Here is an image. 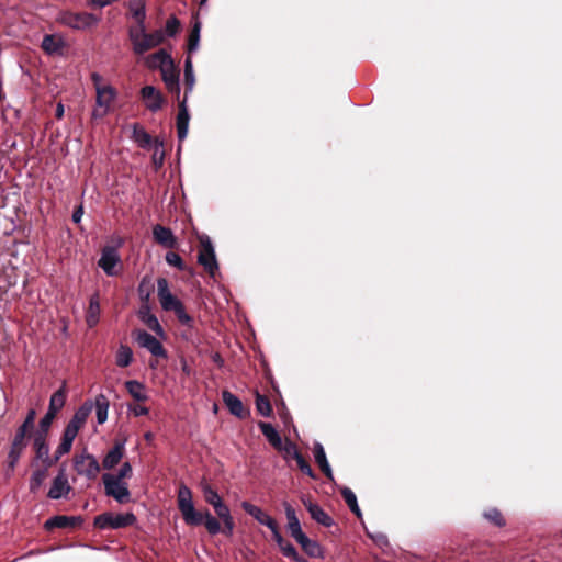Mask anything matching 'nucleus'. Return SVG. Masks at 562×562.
I'll return each instance as SVG.
<instances>
[{
    "instance_id": "nucleus-15",
    "label": "nucleus",
    "mask_w": 562,
    "mask_h": 562,
    "mask_svg": "<svg viewBox=\"0 0 562 562\" xmlns=\"http://www.w3.org/2000/svg\"><path fill=\"white\" fill-rule=\"evenodd\" d=\"M48 432L38 431L34 437V449L36 459L41 460L46 468L52 467L55 463V458H49V446L46 442Z\"/></svg>"
},
{
    "instance_id": "nucleus-54",
    "label": "nucleus",
    "mask_w": 562,
    "mask_h": 562,
    "mask_svg": "<svg viewBox=\"0 0 562 562\" xmlns=\"http://www.w3.org/2000/svg\"><path fill=\"white\" fill-rule=\"evenodd\" d=\"M296 463H297V467L299 469L306 475H308L310 477H314V471L312 470L311 465L305 461V459L303 458V456H299L296 459H295Z\"/></svg>"
},
{
    "instance_id": "nucleus-9",
    "label": "nucleus",
    "mask_w": 562,
    "mask_h": 562,
    "mask_svg": "<svg viewBox=\"0 0 562 562\" xmlns=\"http://www.w3.org/2000/svg\"><path fill=\"white\" fill-rule=\"evenodd\" d=\"M105 494L113 497L116 502L123 504L130 499L131 493L127 484L114 477V474L105 473L102 476Z\"/></svg>"
},
{
    "instance_id": "nucleus-38",
    "label": "nucleus",
    "mask_w": 562,
    "mask_h": 562,
    "mask_svg": "<svg viewBox=\"0 0 562 562\" xmlns=\"http://www.w3.org/2000/svg\"><path fill=\"white\" fill-rule=\"evenodd\" d=\"M130 10L138 23H145L146 10L144 0H130Z\"/></svg>"
},
{
    "instance_id": "nucleus-37",
    "label": "nucleus",
    "mask_w": 562,
    "mask_h": 562,
    "mask_svg": "<svg viewBox=\"0 0 562 562\" xmlns=\"http://www.w3.org/2000/svg\"><path fill=\"white\" fill-rule=\"evenodd\" d=\"M341 495L348 505L349 509L357 516L361 517V510L358 506L357 496L349 487H342L340 490Z\"/></svg>"
},
{
    "instance_id": "nucleus-56",
    "label": "nucleus",
    "mask_w": 562,
    "mask_h": 562,
    "mask_svg": "<svg viewBox=\"0 0 562 562\" xmlns=\"http://www.w3.org/2000/svg\"><path fill=\"white\" fill-rule=\"evenodd\" d=\"M72 447V443L61 440L55 451V462H57L64 454L68 453Z\"/></svg>"
},
{
    "instance_id": "nucleus-40",
    "label": "nucleus",
    "mask_w": 562,
    "mask_h": 562,
    "mask_svg": "<svg viewBox=\"0 0 562 562\" xmlns=\"http://www.w3.org/2000/svg\"><path fill=\"white\" fill-rule=\"evenodd\" d=\"M279 549L281 550L284 557L289 558L294 562H307V560L304 557L299 554L295 547L288 541H284L283 544L279 547Z\"/></svg>"
},
{
    "instance_id": "nucleus-39",
    "label": "nucleus",
    "mask_w": 562,
    "mask_h": 562,
    "mask_svg": "<svg viewBox=\"0 0 562 562\" xmlns=\"http://www.w3.org/2000/svg\"><path fill=\"white\" fill-rule=\"evenodd\" d=\"M200 32H201V23L196 21L191 30L188 41V53L189 55L196 52L200 44Z\"/></svg>"
},
{
    "instance_id": "nucleus-48",
    "label": "nucleus",
    "mask_w": 562,
    "mask_h": 562,
    "mask_svg": "<svg viewBox=\"0 0 562 562\" xmlns=\"http://www.w3.org/2000/svg\"><path fill=\"white\" fill-rule=\"evenodd\" d=\"M484 517L493 522L494 525L502 527L505 525V520L497 508H491L484 513Z\"/></svg>"
},
{
    "instance_id": "nucleus-5",
    "label": "nucleus",
    "mask_w": 562,
    "mask_h": 562,
    "mask_svg": "<svg viewBox=\"0 0 562 562\" xmlns=\"http://www.w3.org/2000/svg\"><path fill=\"white\" fill-rule=\"evenodd\" d=\"M92 80L97 86V106L92 112V116L101 119L109 112L111 103L115 98V90L111 86H100L101 77L98 74L92 75Z\"/></svg>"
},
{
    "instance_id": "nucleus-44",
    "label": "nucleus",
    "mask_w": 562,
    "mask_h": 562,
    "mask_svg": "<svg viewBox=\"0 0 562 562\" xmlns=\"http://www.w3.org/2000/svg\"><path fill=\"white\" fill-rule=\"evenodd\" d=\"M202 491H203V495H204L206 503H209L213 507L215 506V504H218L222 502V498L218 495V493L214 488H212L209 484L203 485Z\"/></svg>"
},
{
    "instance_id": "nucleus-64",
    "label": "nucleus",
    "mask_w": 562,
    "mask_h": 562,
    "mask_svg": "<svg viewBox=\"0 0 562 562\" xmlns=\"http://www.w3.org/2000/svg\"><path fill=\"white\" fill-rule=\"evenodd\" d=\"M144 437H145V439H146L147 441H151V440H153V438H154V435H153L151 432H146V434L144 435Z\"/></svg>"
},
{
    "instance_id": "nucleus-50",
    "label": "nucleus",
    "mask_w": 562,
    "mask_h": 562,
    "mask_svg": "<svg viewBox=\"0 0 562 562\" xmlns=\"http://www.w3.org/2000/svg\"><path fill=\"white\" fill-rule=\"evenodd\" d=\"M166 262L172 267L178 268L179 270H184L186 265L182 258L176 252H168L165 257Z\"/></svg>"
},
{
    "instance_id": "nucleus-12",
    "label": "nucleus",
    "mask_w": 562,
    "mask_h": 562,
    "mask_svg": "<svg viewBox=\"0 0 562 562\" xmlns=\"http://www.w3.org/2000/svg\"><path fill=\"white\" fill-rule=\"evenodd\" d=\"M157 295L160 302L162 310L165 311H176L178 310L182 303L178 300L169 290L168 280L165 278H159L157 280Z\"/></svg>"
},
{
    "instance_id": "nucleus-35",
    "label": "nucleus",
    "mask_w": 562,
    "mask_h": 562,
    "mask_svg": "<svg viewBox=\"0 0 562 562\" xmlns=\"http://www.w3.org/2000/svg\"><path fill=\"white\" fill-rule=\"evenodd\" d=\"M100 303L98 295H93L89 302V308L86 317L87 325L93 327L99 322Z\"/></svg>"
},
{
    "instance_id": "nucleus-23",
    "label": "nucleus",
    "mask_w": 562,
    "mask_h": 562,
    "mask_svg": "<svg viewBox=\"0 0 562 562\" xmlns=\"http://www.w3.org/2000/svg\"><path fill=\"white\" fill-rule=\"evenodd\" d=\"M222 398L231 414L239 418H245L247 416V413L244 409L241 401L236 395H234L229 391H223Z\"/></svg>"
},
{
    "instance_id": "nucleus-11",
    "label": "nucleus",
    "mask_w": 562,
    "mask_h": 562,
    "mask_svg": "<svg viewBox=\"0 0 562 562\" xmlns=\"http://www.w3.org/2000/svg\"><path fill=\"white\" fill-rule=\"evenodd\" d=\"M133 337L139 347L148 350L153 356L158 358H167V351L165 350L161 342L146 330H135Z\"/></svg>"
},
{
    "instance_id": "nucleus-53",
    "label": "nucleus",
    "mask_w": 562,
    "mask_h": 562,
    "mask_svg": "<svg viewBox=\"0 0 562 562\" xmlns=\"http://www.w3.org/2000/svg\"><path fill=\"white\" fill-rule=\"evenodd\" d=\"M213 508L221 520L232 517L228 506L225 505L223 501L218 504H215Z\"/></svg>"
},
{
    "instance_id": "nucleus-34",
    "label": "nucleus",
    "mask_w": 562,
    "mask_h": 562,
    "mask_svg": "<svg viewBox=\"0 0 562 562\" xmlns=\"http://www.w3.org/2000/svg\"><path fill=\"white\" fill-rule=\"evenodd\" d=\"M259 428L267 440L277 449L281 448L282 439L277 429L268 423H260Z\"/></svg>"
},
{
    "instance_id": "nucleus-1",
    "label": "nucleus",
    "mask_w": 562,
    "mask_h": 562,
    "mask_svg": "<svg viewBox=\"0 0 562 562\" xmlns=\"http://www.w3.org/2000/svg\"><path fill=\"white\" fill-rule=\"evenodd\" d=\"M178 507L182 514L186 524L198 526L204 522L210 535H217L221 531L218 520L213 517L209 510L204 514L196 512L192 502V494L186 485L180 486L178 492Z\"/></svg>"
},
{
    "instance_id": "nucleus-8",
    "label": "nucleus",
    "mask_w": 562,
    "mask_h": 562,
    "mask_svg": "<svg viewBox=\"0 0 562 562\" xmlns=\"http://www.w3.org/2000/svg\"><path fill=\"white\" fill-rule=\"evenodd\" d=\"M66 401L65 389L57 390L49 400L48 411L40 420L38 431L48 432L57 413L64 407Z\"/></svg>"
},
{
    "instance_id": "nucleus-21",
    "label": "nucleus",
    "mask_w": 562,
    "mask_h": 562,
    "mask_svg": "<svg viewBox=\"0 0 562 562\" xmlns=\"http://www.w3.org/2000/svg\"><path fill=\"white\" fill-rule=\"evenodd\" d=\"M41 47L48 55H60L65 47V42L60 35L46 34L43 37Z\"/></svg>"
},
{
    "instance_id": "nucleus-52",
    "label": "nucleus",
    "mask_w": 562,
    "mask_h": 562,
    "mask_svg": "<svg viewBox=\"0 0 562 562\" xmlns=\"http://www.w3.org/2000/svg\"><path fill=\"white\" fill-rule=\"evenodd\" d=\"M79 429L75 425L67 424L61 440L72 443L78 435Z\"/></svg>"
},
{
    "instance_id": "nucleus-16",
    "label": "nucleus",
    "mask_w": 562,
    "mask_h": 562,
    "mask_svg": "<svg viewBox=\"0 0 562 562\" xmlns=\"http://www.w3.org/2000/svg\"><path fill=\"white\" fill-rule=\"evenodd\" d=\"M70 490L71 487L69 485L65 470L60 469L57 476L53 481V484L48 491L47 496L52 499H59L61 497L67 496Z\"/></svg>"
},
{
    "instance_id": "nucleus-14",
    "label": "nucleus",
    "mask_w": 562,
    "mask_h": 562,
    "mask_svg": "<svg viewBox=\"0 0 562 562\" xmlns=\"http://www.w3.org/2000/svg\"><path fill=\"white\" fill-rule=\"evenodd\" d=\"M119 262L120 256L114 247L106 246L102 249L98 265L106 276L113 277L117 274L116 266Z\"/></svg>"
},
{
    "instance_id": "nucleus-29",
    "label": "nucleus",
    "mask_w": 562,
    "mask_h": 562,
    "mask_svg": "<svg viewBox=\"0 0 562 562\" xmlns=\"http://www.w3.org/2000/svg\"><path fill=\"white\" fill-rule=\"evenodd\" d=\"M92 408L93 404L91 402H86L75 412L74 416L71 417L68 424L75 425L76 428L80 430V428L87 422Z\"/></svg>"
},
{
    "instance_id": "nucleus-59",
    "label": "nucleus",
    "mask_w": 562,
    "mask_h": 562,
    "mask_svg": "<svg viewBox=\"0 0 562 562\" xmlns=\"http://www.w3.org/2000/svg\"><path fill=\"white\" fill-rule=\"evenodd\" d=\"M222 521L224 524L223 532L226 533L227 536H232L233 531H234V527H235V522H234L233 517H229V518L224 519Z\"/></svg>"
},
{
    "instance_id": "nucleus-62",
    "label": "nucleus",
    "mask_w": 562,
    "mask_h": 562,
    "mask_svg": "<svg viewBox=\"0 0 562 562\" xmlns=\"http://www.w3.org/2000/svg\"><path fill=\"white\" fill-rule=\"evenodd\" d=\"M319 469L326 475V477H328L329 480L334 479L333 471H331L329 463L321 465Z\"/></svg>"
},
{
    "instance_id": "nucleus-42",
    "label": "nucleus",
    "mask_w": 562,
    "mask_h": 562,
    "mask_svg": "<svg viewBox=\"0 0 562 562\" xmlns=\"http://www.w3.org/2000/svg\"><path fill=\"white\" fill-rule=\"evenodd\" d=\"M47 469L48 468L44 467V469L36 470L33 472L30 480V490L32 492L37 491L42 486L44 480L46 479Z\"/></svg>"
},
{
    "instance_id": "nucleus-10",
    "label": "nucleus",
    "mask_w": 562,
    "mask_h": 562,
    "mask_svg": "<svg viewBox=\"0 0 562 562\" xmlns=\"http://www.w3.org/2000/svg\"><path fill=\"white\" fill-rule=\"evenodd\" d=\"M74 468L79 475L93 480L100 472V464L95 457L89 453L75 456Z\"/></svg>"
},
{
    "instance_id": "nucleus-6",
    "label": "nucleus",
    "mask_w": 562,
    "mask_h": 562,
    "mask_svg": "<svg viewBox=\"0 0 562 562\" xmlns=\"http://www.w3.org/2000/svg\"><path fill=\"white\" fill-rule=\"evenodd\" d=\"M136 521L133 513L112 514L104 513L94 518V526L100 529H121L132 526Z\"/></svg>"
},
{
    "instance_id": "nucleus-31",
    "label": "nucleus",
    "mask_w": 562,
    "mask_h": 562,
    "mask_svg": "<svg viewBox=\"0 0 562 562\" xmlns=\"http://www.w3.org/2000/svg\"><path fill=\"white\" fill-rule=\"evenodd\" d=\"M94 406H95V415H97L98 424L102 425L108 419L110 402L104 394H99L95 397Z\"/></svg>"
},
{
    "instance_id": "nucleus-45",
    "label": "nucleus",
    "mask_w": 562,
    "mask_h": 562,
    "mask_svg": "<svg viewBox=\"0 0 562 562\" xmlns=\"http://www.w3.org/2000/svg\"><path fill=\"white\" fill-rule=\"evenodd\" d=\"M277 449L284 453L285 459L293 458L295 460L299 456H301L296 446L289 440H286L284 443L281 442V448Z\"/></svg>"
},
{
    "instance_id": "nucleus-33",
    "label": "nucleus",
    "mask_w": 562,
    "mask_h": 562,
    "mask_svg": "<svg viewBox=\"0 0 562 562\" xmlns=\"http://www.w3.org/2000/svg\"><path fill=\"white\" fill-rule=\"evenodd\" d=\"M195 83V76L193 70V63L191 56H187L184 60V94L187 93V98L189 97V93L192 92Z\"/></svg>"
},
{
    "instance_id": "nucleus-26",
    "label": "nucleus",
    "mask_w": 562,
    "mask_h": 562,
    "mask_svg": "<svg viewBox=\"0 0 562 562\" xmlns=\"http://www.w3.org/2000/svg\"><path fill=\"white\" fill-rule=\"evenodd\" d=\"M304 505L308 510L311 517L318 524L325 527H330L334 524L333 518L327 513H325L323 508L317 504L312 503L311 501H304Z\"/></svg>"
},
{
    "instance_id": "nucleus-27",
    "label": "nucleus",
    "mask_w": 562,
    "mask_h": 562,
    "mask_svg": "<svg viewBox=\"0 0 562 562\" xmlns=\"http://www.w3.org/2000/svg\"><path fill=\"white\" fill-rule=\"evenodd\" d=\"M132 138L144 149L151 148L155 140L139 124L132 125Z\"/></svg>"
},
{
    "instance_id": "nucleus-22",
    "label": "nucleus",
    "mask_w": 562,
    "mask_h": 562,
    "mask_svg": "<svg viewBox=\"0 0 562 562\" xmlns=\"http://www.w3.org/2000/svg\"><path fill=\"white\" fill-rule=\"evenodd\" d=\"M82 522L81 517L79 516H54L46 520L45 528L50 530L54 528H68V527H76L79 526Z\"/></svg>"
},
{
    "instance_id": "nucleus-46",
    "label": "nucleus",
    "mask_w": 562,
    "mask_h": 562,
    "mask_svg": "<svg viewBox=\"0 0 562 562\" xmlns=\"http://www.w3.org/2000/svg\"><path fill=\"white\" fill-rule=\"evenodd\" d=\"M180 29V22L176 16H171L167 20L164 33L165 37H173Z\"/></svg>"
},
{
    "instance_id": "nucleus-41",
    "label": "nucleus",
    "mask_w": 562,
    "mask_h": 562,
    "mask_svg": "<svg viewBox=\"0 0 562 562\" xmlns=\"http://www.w3.org/2000/svg\"><path fill=\"white\" fill-rule=\"evenodd\" d=\"M151 147L154 149L153 162L156 166V168H160L164 164L165 158L164 142L159 138H155Z\"/></svg>"
},
{
    "instance_id": "nucleus-3",
    "label": "nucleus",
    "mask_w": 562,
    "mask_h": 562,
    "mask_svg": "<svg viewBox=\"0 0 562 562\" xmlns=\"http://www.w3.org/2000/svg\"><path fill=\"white\" fill-rule=\"evenodd\" d=\"M128 38L132 43L134 54L144 55L151 48L159 46L165 41L162 30H156L153 33L146 32L145 23H138L128 29Z\"/></svg>"
},
{
    "instance_id": "nucleus-25",
    "label": "nucleus",
    "mask_w": 562,
    "mask_h": 562,
    "mask_svg": "<svg viewBox=\"0 0 562 562\" xmlns=\"http://www.w3.org/2000/svg\"><path fill=\"white\" fill-rule=\"evenodd\" d=\"M125 441H116L114 447L105 454L102 464L104 469H113L123 458Z\"/></svg>"
},
{
    "instance_id": "nucleus-28",
    "label": "nucleus",
    "mask_w": 562,
    "mask_h": 562,
    "mask_svg": "<svg viewBox=\"0 0 562 562\" xmlns=\"http://www.w3.org/2000/svg\"><path fill=\"white\" fill-rule=\"evenodd\" d=\"M295 541L301 546L303 551L308 557L323 558V549L317 541L310 539L306 535H303L301 538H299Z\"/></svg>"
},
{
    "instance_id": "nucleus-43",
    "label": "nucleus",
    "mask_w": 562,
    "mask_h": 562,
    "mask_svg": "<svg viewBox=\"0 0 562 562\" xmlns=\"http://www.w3.org/2000/svg\"><path fill=\"white\" fill-rule=\"evenodd\" d=\"M256 408L259 412L260 415L268 417L270 416L272 408L269 400L260 394H257L256 396Z\"/></svg>"
},
{
    "instance_id": "nucleus-60",
    "label": "nucleus",
    "mask_w": 562,
    "mask_h": 562,
    "mask_svg": "<svg viewBox=\"0 0 562 562\" xmlns=\"http://www.w3.org/2000/svg\"><path fill=\"white\" fill-rule=\"evenodd\" d=\"M128 409L135 415V416H144L148 414V408L140 405L135 406H128Z\"/></svg>"
},
{
    "instance_id": "nucleus-30",
    "label": "nucleus",
    "mask_w": 562,
    "mask_h": 562,
    "mask_svg": "<svg viewBox=\"0 0 562 562\" xmlns=\"http://www.w3.org/2000/svg\"><path fill=\"white\" fill-rule=\"evenodd\" d=\"M125 387L130 395L137 402H145L148 400V395L145 390V385L136 380H130L125 382Z\"/></svg>"
},
{
    "instance_id": "nucleus-47",
    "label": "nucleus",
    "mask_w": 562,
    "mask_h": 562,
    "mask_svg": "<svg viewBox=\"0 0 562 562\" xmlns=\"http://www.w3.org/2000/svg\"><path fill=\"white\" fill-rule=\"evenodd\" d=\"M36 417L35 409H30L24 422L22 425L18 428L16 431H22V434L26 435L31 429L34 427V422Z\"/></svg>"
},
{
    "instance_id": "nucleus-51",
    "label": "nucleus",
    "mask_w": 562,
    "mask_h": 562,
    "mask_svg": "<svg viewBox=\"0 0 562 562\" xmlns=\"http://www.w3.org/2000/svg\"><path fill=\"white\" fill-rule=\"evenodd\" d=\"M367 535L379 548H385L389 546L387 537L383 532H370L367 530Z\"/></svg>"
},
{
    "instance_id": "nucleus-49",
    "label": "nucleus",
    "mask_w": 562,
    "mask_h": 562,
    "mask_svg": "<svg viewBox=\"0 0 562 562\" xmlns=\"http://www.w3.org/2000/svg\"><path fill=\"white\" fill-rule=\"evenodd\" d=\"M313 453H314V459H315L316 463L318 464V467L328 463L326 453H325V450H324V447L322 446V443H319V442L314 443Z\"/></svg>"
},
{
    "instance_id": "nucleus-58",
    "label": "nucleus",
    "mask_w": 562,
    "mask_h": 562,
    "mask_svg": "<svg viewBox=\"0 0 562 562\" xmlns=\"http://www.w3.org/2000/svg\"><path fill=\"white\" fill-rule=\"evenodd\" d=\"M271 530V533H272V537H273V540L276 541V543L278 544V547H280L281 544H283V542L285 541L284 538L282 537L279 528H278V524L276 522L273 525V527H270L269 528Z\"/></svg>"
},
{
    "instance_id": "nucleus-7",
    "label": "nucleus",
    "mask_w": 562,
    "mask_h": 562,
    "mask_svg": "<svg viewBox=\"0 0 562 562\" xmlns=\"http://www.w3.org/2000/svg\"><path fill=\"white\" fill-rule=\"evenodd\" d=\"M201 249L198 256V262L203 266L205 271L211 276L215 277L218 269V263L215 256L214 246L209 236H200Z\"/></svg>"
},
{
    "instance_id": "nucleus-19",
    "label": "nucleus",
    "mask_w": 562,
    "mask_h": 562,
    "mask_svg": "<svg viewBox=\"0 0 562 562\" xmlns=\"http://www.w3.org/2000/svg\"><path fill=\"white\" fill-rule=\"evenodd\" d=\"M241 508L251 517H254L259 524L267 526L268 528L273 527L277 522L271 516L266 514L260 507L252 505L251 503L244 501Z\"/></svg>"
},
{
    "instance_id": "nucleus-17",
    "label": "nucleus",
    "mask_w": 562,
    "mask_h": 562,
    "mask_svg": "<svg viewBox=\"0 0 562 562\" xmlns=\"http://www.w3.org/2000/svg\"><path fill=\"white\" fill-rule=\"evenodd\" d=\"M187 93L182 101L179 103V111L177 115V133L179 140H183L188 135L190 114L187 106Z\"/></svg>"
},
{
    "instance_id": "nucleus-55",
    "label": "nucleus",
    "mask_w": 562,
    "mask_h": 562,
    "mask_svg": "<svg viewBox=\"0 0 562 562\" xmlns=\"http://www.w3.org/2000/svg\"><path fill=\"white\" fill-rule=\"evenodd\" d=\"M175 314L178 318V321L182 324V325H187V326H190L191 325V322H192V318L191 316L186 312L184 310V306L183 304L175 311Z\"/></svg>"
},
{
    "instance_id": "nucleus-24",
    "label": "nucleus",
    "mask_w": 562,
    "mask_h": 562,
    "mask_svg": "<svg viewBox=\"0 0 562 562\" xmlns=\"http://www.w3.org/2000/svg\"><path fill=\"white\" fill-rule=\"evenodd\" d=\"M153 236L158 244L166 248H173L177 244V239L171 229L161 225H156L153 228Z\"/></svg>"
},
{
    "instance_id": "nucleus-36",
    "label": "nucleus",
    "mask_w": 562,
    "mask_h": 562,
    "mask_svg": "<svg viewBox=\"0 0 562 562\" xmlns=\"http://www.w3.org/2000/svg\"><path fill=\"white\" fill-rule=\"evenodd\" d=\"M140 319L143 323L154 333H156L159 336L164 335V329L161 325L159 324L158 318L151 314L148 310L140 312Z\"/></svg>"
},
{
    "instance_id": "nucleus-57",
    "label": "nucleus",
    "mask_w": 562,
    "mask_h": 562,
    "mask_svg": "<svg viewBox=\"0 0 562 562\" xmlns=\"http://www.w3.org/2000/svg\"><path fill=\"white\" fill-rule=\"evenodd\" d=\"M132 474V467L128 462H124L119 470V473L114 475L119 481H122L123 479L131 476Z\"/></svg>"
},
{
    "instance_id": "nucleus-63",
    "label": "nucleus",
    "mask_w": 562,
    "mask_h": 562,
    "mask_svg": "<svg viewBox=\"0 0 562 562\" xmlns=\"http://www.w3.org/2000/svg\"><path fill=\"white\" fill-rule=\"evenodd\" d=\"M64 105L59 102L56 106V117L61 119L64 116Z\"/></svg>"
},
{
    "instance_id": "nucleus-32",
    "label": "nucleus",
    "mask_w": 562,
    "mask_h": 562,
    "mask_svg": "<svg viewBox=\"0 0 562 562\" xmlns=\"http://www.w3.org/2000/svg\"><path fill=\"white\" fill-rule=\"evenodd\" d=\"M134 360L133 350L126 346L121 344L115 353V363L120 368L128 367Z\"/></svg>"
},
{
    "instance_id": "nucleus-20",
    "label": "nucleus",
    "mask_w": 562,
    "mask_h": 562,
    "mask_svg": "<svg viewBox=\"0 0 562 562\" xmlns=\"http://www.w3.org/2000/svg\"><path fill=\"white\" fill-rule=\"evenodd\" d=\"M284 510H285V516L288 519V524H286L288 531L294 540H297L305 533L303 532V530L301 528V524L296 516V513H295L294 508L289 503H284Z\"/></svg>"
},
{
    "instance_id": "nucleus-2",
    "label": "nucleus",
    "mask_w": 562,
    "mask_h": 562,
    "mask_svg": "<svg viewBox=\"0 0 562 562\" xmlns=\"http://www.w3.org/2000/svg\"><path fill=\"white\" fill-rule=\"evenodd\" d=\"M145 65L149 69H159L162 81L170 93L177 98L180 95L179 70L177 69L172 57L165 49H160L145 58Z\"/></svg>"
},
{
    "instance_id": "nucleus-61",
    "label": "nucleus",
    "mask_w": 562,
    "mask_h": 562,
    "mask_svg": "<svg viewBox=\"0 0 562 562\" xmlns=\"http://www.w3.org/2000/svg\"><path fill=\"white\" fill-rule=\"evenodd\" d=\"M82 215H83V207H82V205H79L72 213L74 223H76V224L80 223Z\"/></svg>"
},
{
    "instance_id": "nucleus-18",
    "label": "nucleus",
    "mask_w": 562,
    "mask_h": 562,
    "mask_svg": "<svg viewBox=\"0 0 562 562\" xmlns=\"http://www.w3.org/2000/svg\"><path fill=\"white\" fill-rule=\"evenodd\" d=\"M142 98L146 104V108L153 112L158 111L162 105V95L153 86H145L142 89Z\"/></svg>"
},
{
    "instance_id": "nucleus-13",
    "label": "nucleus",
    "mask_w": 562,
    "mask_h": 562,
    "mask_svg": "<svg viewBox=\"0 0 562 562\" xmlns=\"http://www.w3.org/2000/svg\"><path fill=\"white\" fill-rule=\"evenodd\" d=\"M27 447L26 435L22 434V431H16L11 445V449L8 453V470L5 472L7 476H10L22 454L24 449Z\"/></svg>"
},
{
    "instance_id": "nucleus-4",
    "label": "nucleus",
    "mask_w": 562,
    "mask_h": 562,
    "mask_svg": "<svg viewBox=\"0 0 562 562\" xmlns=\"http://www.w3.org/2000/svg\"><path fill=\"white\" fill-rule=\"evenodd\" d=\"M56 21L72 30L83 31L97 25L100 19L92 13L65 10L58 13Z\"/></svg>"
}]
</instances>
